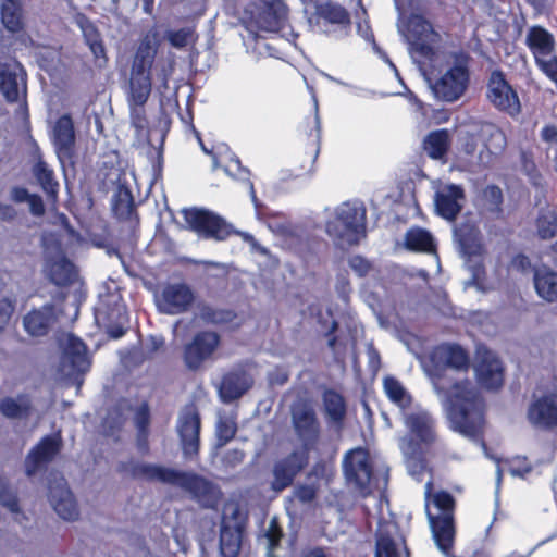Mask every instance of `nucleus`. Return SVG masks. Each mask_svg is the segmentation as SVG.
Listing matches in <instances>:
<instances>
[{"mask_svg":"<svg viewBox=\"0 0 557 557\" xmlns=\"http://www.w3.org/2000/svg\"><path fill=\"white\" fill-rule=\"evenodd\" d=\"M433 366L432 384L442 398L448 426L473 441L482 440L486 424V400L469 377L453 379L447 369L468 372L469 352L457 343H442L430 352Z\"/></svg>","mask_w":557,"mask_h":557,"instance_id":"obj_1","label":"nucleus"},{"mask_svg":"<svg viewBox=\"0 0 557 557\" xmlns=\"http://www.w3.org/2000/svg\"><path fill=\"white\" fill-rule=\"evenodd\" d=\"M451 58L453 64L446 72L430 83L434 97L448 103L459 100L466 94L471 78V57L465 51H458Z\"/></svg>","mask_w":557,"mask_h":557,"instance_id":"obj_2","label":"nucleus"},{"mask_svg":"<svg viewBox=\"0 0 557 557\" xmlns=\"http://www.w3.org/2000/svg\"><path fill=\"white\" fill-rule=\"evenodd\" d=\"M367 210L363 205L343 202L332 220L326 223V233L338 245H357L366 236Z\"/></svg>","mask_w":557,"mask_h":557,"instance_id":"obj_3","label":"nucleus"},{"mask_svg":"<svg viewBox=\"0 0 557 557\" xmlns=\"http://www.w3.org/2000/svg\"><path fill=\"white\" fill-rule=\"evenodd\" d=\"M405 424L410 435L401 444L403 451L411 460L425 466V450L436 441L435 421L425 411L407 414Z\"/></svg>","mask_w":557,"mask_h":557,"instance_id":"obj_4","label":"nucleus"},{"mask_svg":"<svg viewBox=\"0 0 557 557\" xmlns=\"http://www.w3.org/2000/svg\"><path fill=\"white\" fill-rule=\"evenodd\" d=\"M288 8L282 0L263 1L255 11H245L242 25L257 38L260 33H278L285 27Z\"/></svg>","mask_w":557,"mask_h":557,"instance_id":"obj_5","label":"nucleus"},{"mask_svg":"<svg viewBox=\"0 0 557 557\" xmlns=\"http://www.w3.org/2000/svg\"><path fill=\"white\" fill-rule=\"evenodd\" d=\"M485 98L497 112L511 119H517L522 113L519 94L500 69L491 71L487 76Z\"/></svg>","mask_w":557,"mask_h":557,"instance_id":"obj_6","label":"nucleus"},{"mask_svg":"<svg viewBox=\"0 0 557 557\" xmlns=\"http://www.w3.org/2000/svg\"><path fill=\"white\" fill-rule=\"evenodd\" d=\"M182 213L188 230L203 239L223 242L238 233L225 219L210 210L190 208Z\"/></svg>","mask_w":557,"mask_h":557,"instance_id":"obj_7","label":"nucleus"},{"mask_svg":"<svg viewBox=\"0 0 557 557\" xmlns=\"http://www.w3.org/2000/svg\"><path fill=\"white\" fill-rule=\"evenodd\" d=\"M407 39L411 51L425 61H434L437 57L440 34L430 21L421 14H412L407 22Z\"/></svg>","mask_w":557,"mask_h":557,"instance_id":"obj_8","label":"nucleus"},{"mask_svg":"<svg viewBox=\"0 0 557 557\" xmlns=\"http://www.w3.org/2000/svg\"><path fill=\"white\" fill-rule=\"evenodd\" d=\"M309 461L310 453L297 447L275 459L271 470V490L281 493L290 487L295 479L308 467Z\"/></svg>","mask_w":557,"mask_h":557,"instance_id":"obj_9","label":"nucleus"},{"mask_svg":"<svg viewBox=\"0 0 557 557\" xmlns=\"http://www.w3.org/2000/svg\"><path fill=\"white\" fill-rule=\"evenodd\" d=\"M290 418L294 432L300 441L298 448L311 453L321 436V424L314 408L307 401L296 404L292 407Z\"/></svg>","mask_w":557,"mask_h":557,"instance_id":"obj_10","label":"nucleus"},{"mask_svg":"<svg viewBox=\"0 0 557 557\" xmlns=\"http://www.w3.org/2000/svg\"><path fill=\"white\" fill-rule=\"evenodd\" d=\"M527 418L539 430H557V377L540 396L529 404Z\"/></svg>","mask_w":557,"mask_h":557,"instance_id":"obj_11","label":"nucleus"},{"mask_svg":"<svg viewBox=\"0 0 557 557\" xmlns=\"http://www.w3.org/2000/svg\"><path fill=\"white\" fill-rule=\"evenodd\" d=\"M248 517L235 505L231 513L222 517L219 548L221 557H238Z\"/></svg>","mask_w":557,"mask_h":557,"instance_id":"obj_12","label":"nucleus"},{"mask_svg":"<svg viewBox=\"0 0 557 557\" xmlns=\"http://www.w3.org/2000/svg\"><path fill=\"white\" fill-rule=\"evenodd\" d=\"M173 485L188 492L203 508H215L221 497L214 483L194 472L177 470Z\"/></svg>","mask_w":557,"mask_h":557,"instance_id":"obj_13","label":"nucleus"},{"mask_svg":"<svg viewBox=\"0 0 557 557\" xmlns=\"http://www.w3.org/2000/svg\"><path fill=\"white\" fill-rule=\"evenodd\" d=\"M346 480L361 494L370 493L373 468L368 451L358 447L346 453L343 460Z\"/></svg>","mask_w":557,"mask_h":557,"instance_id":"obj_14","label":"nucleus"},{"mask_svg":"<svg viewBox=\"0 0 557 557\" xmlns=\"http://www.w3.org/2000/svg\"><path fill=\"white\" fill-rule=\"evenodd\" d=\"M201 419L195 404L182 410L177 421V433L184 457L193 459L198 456L200 447Z\"/></svg>","mask_w":557,"mask_h":557,"instance_id":"obj_15","label":"nucleus"},{"mask_svg":"<svg viewBox=\"0 0 557 557\" xmlns=\"http://www.w3.org/2000/svg\"><path fill=\"white\" fill-rule=\"evenodd\" d=\"M63 448L61 433L42 436L25 458V473L32 478L52 462Z\"/></svg>","mask_w":557,"mask_h":557,"instance_id":"obj_16","label":"nucleus"},{"mask_svg":"<svg viewBox=\"0 0 557 557\" xmlns=\"http://www.w3.org/2000/svg\"><path fill=\"white\" fill-rule=\"evenodd\" d=\"M195 299V293L188 284L168 283L158 296L157 304L162 313L174 315L189 311Z\"/></svg>","mask_w":557,"mask_h":557,"instance_id":"obj_17","label":"nucleus"},{"mask_svg":"<svg viewBox=\"0 0 557 557\" xmlns=\"http://www.w3.org/2000/svg\"><path fill=\"white\" fill-rule=\"evenodd\" d=\"M0 91L8 103L20 100L26 103L27 74L18 62L15 64L0 62Z\"/></svg>","mask_w":557,"mask_h":557,"instance_id":"obj_18","label":"nucleus"},{"mask_svg":"<svg viewBox=\"0 0 557 557\" xmlns=\"http://www.w3.org/2000/svg\"><path fill=\"white\" fill-rule=\"evenodd\" d=\"M48 499L60 518L75 521L79 517V509L75 497L67 486L66 480L61 475L48 481Z\"/></svg>","mask_w":557,"mask_h":557,"instance_id":"obj_19","label":"nucleus"},{"mask_svg":"<svg viewBox=\"0 0 557 557\" xmlns=\"http://www.w3.org/2000/svg\"><path fill=\"white\" fill-rule=\"evenodd\" d=\"M220 344V336L215 332L202 331L197 333L193 341L184 348V361L188 369L197 370L205 360L211 357Z\"/></svg>","mask_w":557,"mask_h":557,"instance_id":"obj_20","label":"nucleus"},{"mask_svg":"<svg viewBox=\"0 0 557 557\" xmlns=\"http://www.w3.org/2000/svg\"><path fill=\"white\" fill-rule=\"evenodd\" d=\"M475 379L479 386L488 392H498L505 381L503 362L490 351L481 356L475 364Z\"/></svg>","mask_w":557,"mask_h":557,"instance_id":"obj_21","label":"nucleus"},{"mask_svg":"<svg viewBox=\"0 0 557 557\" xmlns=\"http://www.w3.org/2000/svg\"><path fill=\"white\" fill-rule=\"evenodd\" d=\"M466 193L461 185L447 184L442 190L434 195V205L437 215L454 222L462 210Z\"/></svg>","mask_w":557,"mask_h":557,"instance_id":"obj_22","label":"nucleus"},{"mask_svg":"<svg viewBox=\"0 0 557 557\" xmlns=\"http://www.w3.org/2000/svg\"><path fill=\"white\" fill-rule=\"evenodd\" d=\"M426 516L436 546L446 556L454 557L453 548L456 536L455 517H433V513L428 508Z\"/></svg>","mask_w":557,"mask_h":557,"instance_id":"obj_23","label":"nucleus"},{"mask_svg":"<svg viewBox=\"0 0 557 557\" xmlns=\"http://www.w3.org/2000/svg\"><path fill=\"white\" fill-rule=\"evenodd\" d=\"M57 321L55 306L46 304L27 312L23 318V326L30 336L41 337L50 332Z\"/></svg>","mask_w":557,"mask_h":557,"instance_id":"obj_24","label":"nucleus"},{"mask_svg":"<svg viewBox=\"0 0 557 557\" xmlns=\"http://www.w3.org/2000/svg\"><path fill=\"white\" fill-rule=\"evenodd\" d=\"M252 385L251 377L245 371H232L223 375L219 396L224 404L240 398Z\"/></svg>","mask_w":557,"mask_h":557,"instance_id":"obj_25","label":"nucleus"},{"mask_svg":"<svg viewBox=\"0 0 557 557\" xmlns=\"http://www.w3.org/2000/svg\"><path fill=\"white\" fill-rule=\"evenodd\" d=\"M111 209L114 216L120 221L139 222L133 193L126 184H119L115 188L111 200Z\"/></svg>","mask_w":557,"mask_h":557,"instance_id":"obj_26","label":"nucleus"},{"mask_svg":"<svg viewBox=\"0 0 557 557\" xmlns=\"http://www.w3.org/2000/svg\"><path fill=\"white\" fill-rule=\"evenodd\" d=\"M47 278L58 287H70L77 277L75 264L65 256L48 260L46 263Z\"/></svg>","mask_w":557,"mask_h":557,"instance_id":"obj_27","label":"nucleus"},{"mask_svg":"<svg viewBox=\"0 0 557 557\" xmlns=\"http://www.w3.org/2000/svg\"><path fill=\"white\" fill-rule=\"evenodd\" d=\"M176 472V469L145 462H134L129 467V474L135 480L160 482L170 485H173L175 482Z\"/></svg>","mask_w":557,"mask_h":557,"instance_id":"obj_28","label":"nucleus"},{"mask_svg":"<svg viewBox=\"0 0 557 557\" xmlns=\"http://www.w3.org/2000/svg\"><path fill=\"white\" fill-rule=\"evenodd\" d=\"M525 46L529 48L534 60L547 57L556 51L554 35L541 25H533L528 29Z\"/></svg>","mask_w":557,"mask_h":557,"instance_id":"obj_29","label":"nucleus"},{"mask_svg":"<svg viewBox=\"0 0 557 557\" xmlns=\"http://www.w3.org/2000/svg\"><path fill=\"white\" fill-rule=\"evenodd\" d=\"M533 283L536 294L547 302L557 301V271L548 265L533 268Z\"/></svg>","mask_w":557,"mask_h":557,"instance_id":"obj_30","label":"nucleus"},{"mask_svg":"<svg viewBox=\"0 0 557 557\" xmlns=\"http://www.w3.org/2000/svg\"><path fill=\"white\" fill-rule=\"evenodd\" d=\"M32 173L42 191L46 194L47 199L55 202L59 196V182L55 178L53 170L47 164L41 156H38L36 162L32 168Z\"/></svg>","mask_w":557,"mask_h":557,"instance_id":"obj_31","label":"nucleus"},{"mask_svg":"<svg viewBox=\"0 0 557 557\" xmlns=\"http://www.w3.org/2000/svg\"><path fill=\"white\" fill-rule=\"evenodd\" d=\"M64 358L69 362L73 372L85 374L89 371L90 360L87 352L86 344L77 338L71 336L64 349Z\"/></svg>","mask_w":557,"mask_h":557,"instance_id":"obj_32","label":"nucleus"},{"mask_svg":"<svg viewBox=\"0 0 557 557\" xmlns=\"http://www.w3.org/2000/svg\"><path fill=\"white\" fill-rule=\"evenodd\" d=\"M315 15L327 24L349 28L351 17L348 10L342 4L327 0L315 5Z\"/></svg>","mask_w":557,"mask_h":557,"instance_id":"obj_33","label":"nucleus"},{"mask_svg":"<svg viewBox=\"0 0 557 557\" xmlns=\"http://www.w3.org/2000/svg\"><path fill=\"white\" fill-rule=\"evenodd\" d=\"M54 144L60 151L72 152L75 145L74 122L70 114L61 115L53 128Z\"/></svg>","mask_w":557,"mask_h":557,"instance_id":"obj_34","label":"nucleus"},{"mask_svg":"<svg viewBox=\"0 0 557 557\" xmlns=\"http://www.w3.org/2000/svg\"><path fill=\"white\" fill-rule=\"evenodd\" d=\"M4 28L13 34L24 29L23 5L20 0H3L0 9Z\"/></svg>","mask_w":557,"mask_h":557,"instance_id":"obj_35","label":"nucleus"},{"mask_svg":"<svg viewBox=\"0 0 557 557\" xmlns=\"http://www.w3.org/2000/svg\"><path fill=\"white\" fill-rule=\"evenodd\" d=\"M405 248L413 252L431 253L436 250L432 234L421 227L409 228L404 237Z\"/></svg>","mask_w":557,"mask_h":557,"instance_id":"obj_36","label":"nucleus"},{"mask_svg":"<svg viewBox=\"0 0 557 557\" xmlns=\"http://www.w3.org/2000/svg\"><path fill=\"white\" fill-rule=\"evenodd\" d=\"M77 24L94 57L96 59L106 58V48L97 26L84 14H78Z\"/></svg>","mask_w":557,"mask_h":557,"instance_id":"obj_37","label":"nucleus"},{"mask_svg":"<svg viewBox=\"0 0 557 557\" xmlns=\"http://www.w3.org/2000/svg\"><path fill=\"white\" fill-rule=\"evenodd\" d=\"M322 400L327 418L333 423L342 425L347 413L344 396L333 388H326L323 392Z\"/></svg>","mask_w":557,"mask_h":557,"instance_id":"obj_38","label":"nucleus"},{"mask_svg":"<svg viewBox=\"0 0 557 557\" xmlns=\"http://www.w3.org/2000/svg\"><path fill=\"white\" fill-rule=\"evenodd\" d=\"M432 482H428L425 492V507H429L430 502H432V504L438 511V513L436 515L433 513V517H455V497L449 492L444 490L432 493Z\"/></svg>","mask_w":557,"mask_h":557,"instance_id":"obj_39","label":"nucleus"},{"mask_svg":"<svg viewBox=\"0 0 557 557\" xmlns=\"http://www.w3.org/2000/svg\"><path fill=\"white\" fill-rule=\"evenodd\" d=\"M450 147V137L447 129H436L426 135L423 149L433 160L443 159Z\"/></svg>","mask_w":557,"mask_h":557,"instance_id":"obj_40","label":"nucleus"},{"mask_svg":"<svg viewBox=\"0 0 557 557\" xmlns=\"http://www.w3.org/2000/svg\"><path fill=\"white\" fill-rule=\"evenodd\" d=\"M156 58V50L149 41H143L134 55L131 67L132 76H151V69Z\"/></svg>","mask_w":557,"mask_h":557,"instance_id":"obj_41","label":"nucleus"},{"mask_svg":"<svg viewBox=\"0 0 557 557\" xmlns=\"http://www.w3.org/2000/svg\"><path fill=\"white\" fill-rule=\"evenodd\" d=\"M32 403L26 395L17 398L4 397L0 400V412L9 419H25L32 412Z\"/></svg>","mask_w":557,"mask_h":557,"instance_id":"obj_42","label":"nucleus"},{"mask_svg":"<svg viewBox=\"0 0 557 557\" xmlns=\"http://www.w3.org/2000/svg\"><path fill=\"white\" fill-rule=\"evenodd\" d=\"M152 90L151 76L129 75L127 103L146 104Z\"/></svg>","mask_w":557,"mask_h":557,"instance_id":"obj_43","label":"nucleus"},{"mask_svg":"<svg viewBox=\"0 0 557 557\" xmlns=\"http://www.w3.org/2000/svg\"><path fill=\"white\" fill-rule=\"evenodd\" d=\"M383 388L387 398L398 407L406 409L411 406L412 397L394 376H386L383 381Z\"/></svg>","mask_w":557,"mask_h":557,"instance_id":"obj_44","label":"nucleus"},{"mask_svg":"<svg viewBox=\"0 0 557 557\" xmlns=\"http://www.w3.org/2000/svg\"><path fill=\"white\" fill-rule=\"evenodd\" d=\"M536 235L542 240H549L557 236V212H541L535 219Z\"/></svg>","mask_w":557,"mask_h":557,"instance_id":"obj_45","label":"nucleus"},{"mask_svg":"<svg viewBox=\"0 0 557 557\" xmlns=\"http://www.w3.org/2000/svg\"><path fill=\"white\" fill-rule=\"evenodd\" d=\"M408 550L403 556L394 537L389 533H379L375 542L374 557H408Z\"/></svg>","mask_w":557,"mask_h":557,"instance_id":"obj_46","label":"nucleus"},{"mask_svg":"<svg viewBox=\"0 0 557 557\" xmlns=\"http://www.w3.org/2000/svg\"><path fill=\"white\" fill-rule=\"evenodd\" d=\"M165 39L170 42V45L176 49H183L187 47L190 42H195L197 36H195V30L191 27H183L176 30H168L165 33Z\"/></svg>","mask_w":557,"mask_h":557,"instance_id":"obj_47","label":"nucleus"},{"mask_svg":"<svg viewBox=\"0 0 557 557\" xmlns=\"http://www.w3.org/2000/svg\"><path fill=\"white\" fill-rule=\"evenodd\" d=\"M484 200L491 206L490 211L497 215L503 214L504 194L499 186L495 184L487 185L482 191Z\"/></svg>","mask_w":557,"mask_h":557,"instance_id":"obj_48","label":"nucleus"},{"mask_svg":"<svg viewBox=\"0 0 557 557\" xmlns=\"http://www.w3.org/2000/svg\"><path fill=\"white\" fill-rule=\"evenodd\" d=\"M131 124L138 136L148 132L149 122L146 115L145 104L128 103Z\"/></svg>","mask_w":557,"mask_h":557,"instance_id":"obj_49","label":"nucleus"},{"mask_svg":"<svg viewBox=\"0 0 557 557\" xmlns=\"http://www.w3.org/2000/svg\"><path fill=\"white\" fill-rule=\"evenodd\" d=\"M202 315L206 321L213 324H228L236 318V313L231 309L206 308Z\"/></svg>","mask_w":557,"mask_h":557,"instance_id":"obj_50","label":"nucleus"},{"mask_svg":"<svg viewBox=\"0 0 557 557\" xmlns=\"http://www.w3.org/2000/svg\"><path fill=\"white\" fill-rule=\"evenodd\" d=\"M0 504L8 508L10 512L25 518V515L21 511L17 495L7 484H0Z\"/></svg>","mask_w":557,"mask_h":557,"instance_id":"obj_51","label":"nucleus"},{"mask_svg":"<svg viewBox=\"0 0 557 557\" xmlns=\"http://www.w3.org/2000/svg\"><path fill=\"white\" fill-rule=\"evenodd\" d=\"M237 432V426L228 420H220L216 424V438L219 446H223L232 441Z\"/></svg>","mask_w":557,"mask_h":557,"instance_id":"obj_52","label":"nucleus"},{"mask_svg":"<svg viewBox=\"0 0 557 557\" xmlns=\"http://www.w3.org/2000/svg\"><path fill=\"white\" fill-rule=\"evenodd\" d=\"M283 529L280 525L276 518L271 519L269 523V528L265 532V537L268 540V549L273 552L280 546L281 540L283 537Z\"/></svg>","mask_w":557,"mask_h":557,"instance_id":"obj_53","label":"nucleus"},{"mask_svg":"<svg viewBox=\"0 0 557 557\" xmlns=\"http://www.w3.org/2000/svg\"><path fill=\"white\" fill-rule=\"evenodd\" d=\"M15 310V301L9 297L0 298V334L8 326Z\"/></svg>","mask_w":557,"mask_h":557,"instance_id":"obj_54","label":"nucleus"},{"mask_svg":"<svg viewBox=\"0 0 557 557\" xmlns=\"http://www.w3.org/2000/svg\"><path fill=\"white\" fill-rule=\"evenodd\" d=\"M348 264L359 277L367 276L372 270V263L360 255L350 257Z\"/></svg>","mask_w":557,"mask_h":557,"instance_id":"obj_55","label":"nucleus"},{"mask_svg":"<svg viewBox=\"0 0 557 557\" xmlns=\"http://www.w3.org/2000/svg\"><path fill=\"white\" fill-rule=\"evenodd\" d=\"M135 423L137 426V431H140L141 433L149 431L150 410L147 403L141 404L136 410Z\"/></svg>","mask_w":557,"mask_h":557,"instance_id":"obj_56","label":"nucleus"},{"mask_svg":"<svg viewBox=\"0 0 557 557\" xmlns=\"http://www.w3.org/2000/svg\"><path fill=\"white\" fill-rule=\"evenodd\" d=\"M295 497L302 504L312 502L317 496V490L312 485L300 484L294 490Z\"/></svg>","mask_w":557,"mask_h":557,"instance_id":"obj_57","label":"nucleus"},{"mask_svg":"<svg viewBox=\"0 0 557 557\" xmlns=\"http://www.w3.org/2000/svg\"><path fill=\"white\" fill-rule=\"evenodd\" d=\"M307 126L310 128L308 135H309V137H312L313 145L315 146V152L318 153L320 136H321V127H320V121H319L318 115L309 117L307 120Z\"/></svg>","mask_w":557,"mask_h":557,"instance_id":"obj_58","label":"nucleus"},{"mask_svg":"<svg viewBox=\"0 0 557 557\" xmlns=\"http://www.w3.org/2000/svg\"><path fill=\"white\" fill-rule=\"evenodd\" d=\"M486 278V271L482 263H478L473 267L471 283L480 290H484V283Z\"/></svg>","mask_w":557,"mask_h":557,"instance_id":"obj_59","label":"nucleus"},{"mask_svg":"<svg viewBox=\"0 0 557 557\" xmlns=\"http://www.w3.org/2000/svg\"><path fill=\"white\" fill-rule=\"evenodd\" d=\"M29 211L35 216L45 214L46 208L42 198L38 194H32L27 200Z\"/></svg>","mask_w":557,"mask_h":557,"instance_id":"obj_60","label":"nucleus"},{"mask_svg":"<svg viewBox=\"0 0 557 557\" xmlns=\"http://www.w3.org/2000/svg\"><path fill=\"white\" fill-rule=\"evenodd\" d=\"M245 454L240 449H231L224 455V462L228 466L235 467L244 461Z\"/></svg>","mask_w":557,"mask_h":557,"instance_id":"obj_61","label":"nucleus"},{"mask_svg":"<svg viewBox=\"0 0 557 557\" xmlns=\"http://www.w3.org/2000/svg\"><path fill=\"white\" fill-rule=\"evenodd\" d=\"M512 267L522 272H527L532 269L530 258L524 253H518L512 258Z\"/></svg>","mask_w":557,"mask_h":557,"instance_id":"obj_62","label":"nucleus"},{"mask_svg":"<svg viewBox=\"0 0 557 557\" xmlns=\"http://www.w3.org/2000/svg\"><path fill=\"white\" fill-rule=\"evenodd\" d=\"M518 466L510 468V473L515 476L524 478L532 471V466L527 461V458L518 459Z\"/></svg>","mask_w":557,"mask_h":557,"instance_id":"obj_63","label":"nucleus"},{"mask_svg":"<svg viewBox=\"0 0 557 557\" xmlns=\"http://www.w3.org/2000/svg\"><path fill=\"white\" fill-rule=\"evenodd\" d=\"M301 557H331L322 546L308 547L301 552Z\"/></svg>","mask_w":557,"mask_h":557,"instance_id":"obj_64","label":"nucleus"}]
</instances>
